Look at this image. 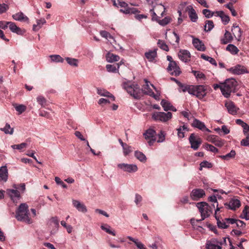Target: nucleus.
Returning a JSON list of instances; mask_svg holds the SVG:
<instances>
[{"label": "nucleus", "mask_w": 249, "mask_h": 249, "mask_svg": "<svg viewBox=\"0 0 249 249\" xmlns=\"http://www.w3.org/2000/svg\"><path fill=\"white\" fill-rule=\"evenodd\" d=\"M9 8L8 4L5 3H0V14L5 13Z\"/></svg>", "instance_id": "680f3d73"}, {"label": "nucleus", "mask_w": 249, "mask_h": 249, "mask_svg": "<svg viewBox=\"0 0 249 249\" xmlns=\"http://www.w3.org/2000/svg\"><path fill=\"white\" fill-rule=\"evenodd\" d=\"M61 224L66 229L68 233H70L72 232V227L71 225H67L64 221H61Z\"/></svg>", "instance_id": "774afa93"}, {"label": "nucleus", "mask_w": 249, "mask_h": 249, "mask_svg": "<svg viewBox=\"0 0 249 249\" xmlns=\"http://www.w3.org/2000/svg\"><path fill=\"white\" fill-rule=\"evenodd\" d=\"M144 81L145 84L142 86V92L145 94L154 97L155 99H157L158 98H159V96L154 94L152 89H150V85H151L155 89H156V88L153 85L149 84V81L147 79H145Z\"/></svg>", "instance_id": "1a4fd4ad"}, {"label": "nucleus", "mask_w": 249, "mask_h": 249, "mask_svg": "<svg viewBox=\"0 0 249 249\" xmlns=\"http://www.w3.org/2000/svg\"><path fill=\"white\" fill-rule=\"evenodd\" d=\"M158 44L159 47L163 50H164L165 51H169V48L164 41L161 40H159L158 42Z\"/></svg>", "instance_id": "864d4df0"}, {"label": "nucleus", "mask_w": 249, "mask_h": 249, "mask_svg": "<svg viewBox=\"0 0 249 249\" xmlns=\"http://www.w3.org/2000/svg\"><path fill=\"white\" fill-rule=\"evenodd\" d=\"M178 56L179 59L184 62H187L190 60L191 54L186 50H180L178 52Z\"/></svg>", "instance_id": "a211bd4d"}, {"label": "nucleus", "mask_w": 249, "mask_h": 249, "mask_svg": "<svg viewBox=\"0 0 249 249\" xmlns=\"http://www.w3.org/2000/svg\"><path fill=\"white\" fill-rule=\"evenodd\" d=\"M124 88L135 99H139L141 96V89L137 84H131L130 82L124 83Z\"/></svg>", "instance_id": "7ed1b4c3"}, {"label": "nucleus", "mask_w": 249, "mask_h": 249, "mask_svg": "<svg viewBox=\"0 0 249 249\" xmlns=\"http://www.w3.org/2000/svg\"><path fill=\"white\" fill-rule=\"evenodd\" d=\"M101 228L102 230L105 231L108 234H111L113 236L116 235L115 232L114 231H112L110 229V227L107 224H104L101 225Z\"/></svg>", "instance_id": "a18cd8bd"}, {"label": "nucleus", "mask_w": 249, "mask_h": 249, "mask_svg": "<svg viewBox=\"0 0 249 249\" xmlns=\"http://www.w3.org/2000/svg\"><path fill=\"white\" fill-rule=\"evenodd\" d=\"M73 206L79 212L85 213L87 212V209L86 206L83 203L77 200H72Z\"/></svg>", "instance_id": "412c9836"}, {"label": "nucleus", "mask_w": 249, "mask_h": 249, "mask_svg": "<svg viewBox=\"0 0 249 249\" xmlns=\"http://www.w3.org/2000/svg\"><path fill=\"white\" fill-rule=\"evenodd\" d=\"M192 73L197 79L205 80L206 78L205 74L199 71H192Z\"/></svg>", "instance_id": "8fccbe9b"}, {"label": "nucleus", "mask_w": 249, "mask_h": 249, "mask_svg": "<svg viewBox=\"0 0 249 249\" xmlns=\"http://www.w3.org/2000/svg\"><path fill=\"white\" fill-rule=\"evenodd\" d=\"M192 126L200 130H203L206 128L204 124L196 119H194L192 123Z\"/></svg>", "instance_id": "4c0bfd02"}, {"label": "nucleus", "mask_w": 249, "mask_h": 249, "mask_svg": "<svg viewBox=\"0 0 249 249\" xmlns=\"http://www.w3.org/2000/svg\"><path fill=\"white\" fill-rule=\"evenodd\" d=\"M142 200V197L140 195L138 194L135 195L134 202L137 206L139 207L141 206V203Z\"/></svg>", "instance_id": "052dcab7"}, {"label": "nucleus", "mask_w": 249, "mask_h": 249, "mask_svg": "<svg viewBox=\"0 0 249 249\" xmlns=\"http://www.w3.org/2000/svg\"><path fill=\"white\" fill-rule=\"evenodd\" d=\"M196 207L201 214V219L200 220H203L210 215L211 213L210 207L206 202H198L196 204Z\"/></svg>", "instance_id": "20e7f679"}, {"label": "nucleus", "mask_w": 249, "mask_h": 249, "mask_svg": "<svg viewBox=\"0 0 249 249\" xmlns=\"http://www.w3.org/2000/svg\"><path fill=\"white\" fill-rule=\"evenodd\" d=\"M178 136L179 138L182 139L185 137V133L189 131V128L185 125L180 126L177 128Z\"/></svg>", "instance_id": "7c9ffc66"}, {"label": "nucleus", "mask_w": 249, "mask_h": 249, "mask_svg": "<svg viewBox=\"0 0 249 249\" xmlns=\"http://www.w3.org/2000/svg\"><path fill=\"white\" fill-rule=\"evenodd\" d=\"M205 148L208 150L213 153H217L218 152V149L211 144H206L205 145Z\"/></svg>", "instance_id": "338daca9"}, {"label": "nucleus", "mask_w": 249, "mask_h": 249, "mask_svg": "<svg viewBox=\"0 0 249 249\" xmlns=\"http://www.w3.org/2000/svg\"><path fill=\"white\" fill-rule=\"evenodd\" d=\"M12 17L15 20L18 21L27 22L29 21L28 18L21 12L13 15Z\"/></svg>", "instance_id": "cd10ccee"}, {"label": "nucleus", "mask_w": 249, "mask_h": 249, "mask_svg": "<svg viewBox=\"0 0 249 249\" xmlns=\"http://www.w3.org/2000/svg\"><path fill=\"white\" fill-rule=\"evenodd\" d=\"M160 104L164 110L166 111L168 110H171L173 111H177L176 108L173 107L170 102L165 100H162Z\"/></svg>", "instance_id": "bb28decb"}, {"label": "nucleus", "mask_w": 249, "mask_h": 249, "mask_svg": "<svg viewBox=\"0 0 249 249\" xmlns=\"http://www.w3.org/2000/svg\"><path fill=\"white\" fill-rule=\"evenodd\" d=\"M119 65L118 63L111 65L107 64L106 65V69L107 71L111 72H116L118 71Z\"/></svg>", "instance_id": "e433bc0d"}, {"label": "nucleus", "mask_w": 249, "mask_h": 249, "mask_svg": "<svg viewBox=\"0 0 249 249\" xmlns=\"http://www.w3.org/2000/svg\"><path fill=\"white\" fill-rule=\"evenodd\" d=\"M123 153L124 156L128 155L129 153H130L132 152L131 147V146H129L127 144L124 146V147H123Z\"/></svg>", "instance_id": "69168bd1"}, {"label": "nucleus", "mask_w": 249, "mask_h": 249, "mask_svg": "<svg viewBox=\"0 0 249 249\" xmlns=\"http://www.w3.org/2000/svg\"><path fill=\"white\" fill-rule=\"evenodd\" d=\"M7 24H9V29L13 33L19 35H22L25 33L24 30H22L20 28L18 27L15 23L7 21Z\"/></svg>", "instance_id": "4be33fe9"}, {"label": "nucleus", "mask_w": 249, "mask_h": 249, "mask_svg": "<svg viewBox=\"0 0 249 249\" xmlns=\"http://www.w3.org/2000/svg\"><path fill=\"white\" fill-rule=\"evenodd\" d=\"M171 18L169 17H166L161 20H159L158 23L161 26H165L170 22Z\"/></svg>", "instance_id": "3c124183"}, {"label": "nucleus", "mask_w": 249, "mask_h": 249, "mask_svg": "<svg viewBox=\"0 0 249 249\" xmlns=\"http://www.w3.org/2000/svg\"><path fill=\"white\" fill-rule=\"evenodd\" d=\"M144 55L149 62H153L157 56V50H149L145 53Z\"/></svg>", "instance_id": "a878e982"}, {"label": "nucleus", "mask_w": 249, "mask_h": 249, "mask_svg": "<svg viewBox=\"0 0 249 249\" xmlns=\"http://www.w3.org/2000/svg\"><path fill=\"white\" fill-rule=\"evenodd\" d=\"M186 11L188 12L189 17L192 22H195L197 21V15L192 5L188 6L186 8Z\"/></svg>", "instance_id": "f3484780"}, {"label": "nucleus", "mask_w": 249, "mask_h": 249, "mask_svg": "<svg viewBox=\"0 0 249 249\" xmlns=\"http://www.w3.org/2000/svg\"><path fill=\"white\" fill-rule=\"evenodd\" d=\"M225 105L229 113L232 115H234L237 113V108L235 107L232 102H226Z\"/></svg>", "instance_id": "5701e85b"}, {"label": "nucleus", "mask_w": 249, "mask_h": 249, "mask_svg": "<svg viewBox=\"0 0 249 249\" xmlns=\"http://www.w3.org/2000/svg\"><path fill=\"white\" fill-rule=\"evenodd\" d=\"M222 245V242H219L216 239H213L208 241L206 246L207 249H221Z\"/></svg>", "instance_id": "dca6fc26"}, {"label": "nucleus", "mask_w": 249, "mask_h": 249, "mask_svg": "<svg viewBox=\"0 0 249 249\" xmlns=\"http://www.w3.org/2000/svg\"><path fill=\"white\" fill-rule=\"evenodd\" d=\"M205 196V191L201 189H195L192 190L190 196L194 200H197Z\"/></svg>", "instance_id": "2eb2a0df"}, {"label": "nucleus", "mask_w": 249, "mask_h": 249, "mask_svg": "<svg viewBox=\"0 0 249 249\" xmlns=\"http://www.w3.org/2000/svg\"><path fill=\"white\" fill-rule=\"evenodd\" d=\"M182 88V90L183 92L187 91L190 94H192L193 86H184L181 84V85H179Z\"/></svg>", "instance_id": "0e129e2a"}, {"label": "nucleus", "mask_w": 249, "mask_h": 249, "mask_svg": "<svg viewBox=\"0 0 249 249\" xmlns=\"http://www.w3.org/2000/svg\"><path fill=\"white\" fill-rule=\"evenodd\" d=\"M172 114L170 112H156L152 114V118L156 121L166 122L172 118Z\"/></svg>", "instance_id": "423d86ee"}, {"label": "nucleus", "mask_w": 249, "mask_h": 249, "mask_svg": "<svg viewBox=\"0 0 249 249\" xmlns=\"http://www.w3.org/2000/svg\"><path fill=\"white\" fill-rule=\"evenodd\" d=\"M16 213V218L18 220L24 222L28 224H30L32 222L31 218L29 217L28 206L26 203L20 204Z\"/></svg>", "instance_id": "f03ea898"}, {"label": "nucleus", "mask_w": 249, "mask_h": 249, "mask_svg": "<svg viewBox=\"0 0 249 249\" xmlns=\"http://www.w3.org/2000/svg\"><path fill=\"white\" fill-rule=\"evenodd\" d=\"M51 60L56 62H63V59L59 55H51L50 56Z\"/></svg>", "instance_id": "5fc2aeb1"}, {"label": "nucleus", "mask_w": 249, "mask_h": 249, "mask_svg": "<svg viewBox=\"0 0 249 249\" xmlns=\"http://www.w3.org/2000/svg\"><path fill=\"white\" fill-rule=\"evenodd\" d=\"M212 167V163L209 162L207 161H203L201 162L200 164L199 170H201L203 168H210Z\"/></svg>", "instance_id": "13d9d810"}, {"label": "nucleus", "mask_w": 249, "mask_h": 249, "mask_svg": "<svg viewBox=\"0 0 249 249\" xmlns=\"http://www.w3.org/2000/svg\"><path fill=\"white\" fill-rule=\"evenodd\" d=\"M231 31L232 34L235 38H239L241 36V29L238 26L236 25L235 24H233L232 27Z\"/></svg>", "instance_id": "f704fd0d"}, {"label": "nucleus", "mask_w": 249, "mask_h": 249, "mask_svg": "<svg viewBox=\"0 0 249 249\" xmlns=\"http://www.w3.org/2000/svg\"><path fill=\"white\" fill-rule=\"evenodd\" d=\"M27 145L26 142H22L19 144H14L11 145V147L14 149L21 150L25 148Z\"/></svg>", "instance_id": "4d7b16f0"}, {"label": "nucleus", "mask_w": 249, "mask_h": 249, "mask_svg": "<svg viewBox=\"0 0 249 249\" xmlns=\"http://www.w3.org/2000/svg\"><path fill=\"white\" fill-rule=\"evenodd\" d=\"M127 238L134 242L138 249H147L145 245L139 239H135L130 236H128Z\"/></svg>", "instance_id": "c756f323"}, {"label": "nucleus", "mask_w": 249, "mask_h": 249, "mask_svg": "<svg viewBox=\"0 0 249 249\" xmlns=\"http://www.w3.org/2000/svg\"><path fill=\"white\" fill-rule=\"evenodd\" d=\"M66 60L67 63L72 66L77 67L78 66V60L77 59L71 58V57H67Z\"/></svg>", "instance_id": "de8ad7c7"}, {"label": "nucleus", "mask_w": 249, "mask_h": 249, "mask_svg": "<svg viewBox=\"0 0 249 249\" xmlns=\"http://www.w3.org/2000/svg\"><path fill=\"white\" fill-rule=\"evenodd\" d=\"M189 142L191 144V147L194 150H197L202 142V141L200 138L196 137L194 133L190 136Z\"/></svg>", "instance_id": "ddd939ff"}, {"label": "nucleus", "mask_w": 249, "mask_h": 249, "mask_svg": "<svg viewBox=\"0 0 249 249\" xmlns=\"http://www.w3.org/2000/svg\"><path fill=\"white\" fill-rule=\"evenodd\" d=\"M202 13L207 18H210L214 15V13L207 9L203 10Z\"/></svg>", "instance_id": "e2e57ef3"}, {"label": "nucleus", "mask_w": 249, "mask_h": 249, "mask_svg": "<svg viewBox=\"0 0 249 249\" xmlns=\"http://www.w3.org/2000/svg\"><path fill=\"white\" fill-rule=\"evenodd\" d=\"M226 50L230 52L232 54H236L239 52V49L237 47L231 44H229L227 46Z\"/></svg>", "instance_id": "ea45409f"}, {"label": "nucleus", "mask_w": 249, "mask_h": 249, "mask_svg": "<svg viewBox=\"0 0 249 249\" xmlns=\"http://www.w3.org/2000/svg\"><path fill=\"white\" fill-rule=\"evenodd\" d=\"M135 157L140 161L144 162L146 160V157L142 152L136 151L135 152Z\"/></svg>", "instance_id": "58836bf2"}, {"label": "nucleus", "mask_w": 249, "mask_h": 249, "mask_svg": "<svg viewBox=\"0 0 249 249\" xmlns=\"http://www.w3.org/2000/svg\"><path fill=\"white\" fill-rule=\"evenodd\" d=\"M201 57L202 59L210 62L212 65H213L214 66H216L217 65L216 61L213 58H212L211 57L207 56V55H205L204 54H202L201 55Z\"/></svg>", "instance_id": "09e8293b"}, {"label": "nucleus", "mask_w": 249, "mask_h": 249, "mask_svg": "<svg viewBox=\"0 0 249 249\" xmlns=\"http://www.w3.org/2000/svg\"><path fill=\"white\" fill-rule=\"evenodd\" d=\"M15 108L16 111H17L19 114H21L24 111H25L26 109V106L23 105H16L15 107Z\"/></svg>", "instance_id": "bf43d9fd"}, {"label": "nucleus", "mask_w": 249, "mask_h": 249, "mask_svg": "<svg viewBox=\"0 0 249 249\" xmlns=\"http://www.w3.org/2000/svg\"><path fill=\"white\" fill-rule=\"evenodd\" d=\"M193 38L192 43L196 49L199 51H204L205 50V47L201 40L197 38H195L193 36H191Z\"/></svg>", "instance_id": "6ab92c4d"}, {"label": "nucleus", "mask_w": 249, "mask_h": 249, "mask_svg": "<svg viewBox=\"0 0 249 249\" xmlns=\"http://www.w3.org/2000/svg\"><path fill=\"white\" fill-rule=\"evenodd\" d=\"M143 135L150 146H152L156 141L157 133L156 131L152 128H150L147 129Z\"/></svg>", "instance_id": "6e6552de"}, {"label": "nucleus", "mask_w": 249, "mask_h": 249, "mask_svg": "<svg viewBox=\"0 0 249 249\" xmlns=\"http://www.w3.org/2000/svg\"><path fill=\"white\" fill-rule=\"evenodd\" d=\"M215 219L217 221V225L218 228L221 229H227L228 228L229 225L227 224L225 218L222 220V221H221L219 216H215Z\"/></svg>", "instance_id": "c9c22d12"}, {"label": "nucleus", "mask_w": 249, "mask_h": 249, "mask_svg": "<svg viewBox=\"0 0 249 249\" xmlns=\"http://www.w3.org/2000/svg\"><path fill=\"white\" fill-rule=\"evenodd\" d=\"M0 130L3 131L5 134H12L14 132L13 128L11 127L8 124H6L3 128H0Z\"/></svg>", "instance_id": "49530a36"}, {"label": "nucleus", "mask_w": 249, "mask_h": 249, "mask_svg": "<svg viewBox=\"0 0 249 249\" xmlns=\"http://www.w3.org/2000/svg\"><path fill=\"white\" fill-rule=\"evenodd\" d=\"M207 93V87L204 85L193 86L191 95H195L199 99H203Z\"/></svg>", "instance_id": "39448f33"}, {"label": "nucleus", "mask_w": 249, "mask_h": 249, "mask_svg": "<svg viewBox=\"0 0 249 249\" xmlns=\"http://www.w3.org/2000/svg\"><path fill=\"white\" fill-rule=\"evenodd\" d=\"M241 206L240 201L237 199H231L228 204L229 209L235 210Z\"/></svg>", "instance_id": "c85d7f7f"}, {"label": "nucleus", "mask_w": 249, "mask_h": 249, "mask_svg": "<svg viewBox=\"0 0 249 249\" xmlns=\"http://www.w3.org/2000/svg\"><path fill=\"white\" fill-rule=\"evenodd\" d=\"M119 7L122 8L120 11L124 14H135L139 12V11L136 8L130 7L127 3L124 1L117 0Z\"/></svg>", "instance_id": "0eeeda50"}, {"label": "nucleus", "mask_w": 249, "mask_h": 249, "mask_svg": "<svg viewBox=\"0 0 249 249\" xmlns=\"http://www.w3.org/2000/svg\"><path fill=\"white\" fill-rule=\"evenodd\" d=\"M233 40V37L230 32L226 31L223 37L220 39V42L222 44H227L228 43L231 42Z\"/></svg>", "instance_id": "393cba45"}, {"label": "nucleus", "mask_w": 249, "mask_h": 249, "mask_svg": "<svg viewBox=\"0 0 249 249\" xmlns=\"http://www.w3.org/2000/svg\"><path fill=\"white\" fill-rule=\"evenodd\" d=\"M207 140L218 147H222L224 144V140H222L217 136L214 135L208 136L207 138Z\"/></svg>", "instance_id": "4468645a"}, {"label": "nucleus", "mask_w": 249, "mask_h": 249, "mask_svg": "<svg viewBox=\"0 0 249 249\" xmlns=\"http://www.w3.org/2000/svg\"><path fill=\"white\" fill-rule=\"evenodd\" d=\"M100 35L104 38H105L108 41H110L112 39L113 42H115V40L113 37L107 32L106 31H101L100 32Z\"/></svg>", "instance_id": "79ce46f5"}, {"label": "nucleus", "mask_w": 249, "mask_h": 249, "mask_svg": "<svg viewBox=\"0 0 249 249\" xmlns=\"http://www.w3.org/2000/svg\"><path fill=\"white\" fill-rule=\"evenodd\" d=\"M214 27V24L212 20H206V24L204 26V30L205 32H210Z\"/></svg>", "instance_id": "c03bdc74"}, {"label": "nucleus", "mask_w": 249, "mask_h": 249, "mask_svg": "<svg viewBox=\"0 0 249 249\" xmlns=\"http://www.w3.org/2000/svg\"><path fill=\"white\" fill-rule=\"evenodd\" d=\"M231 73L240 75L248 73L247 69L244 66L241 65H237L235 66L231 67L228 70Z\"/></svg>", "instance_id": "f8f14e48"}, {"label": "nucleus", "mask_w": 249, "mask_h": 249, "mask_svg": "<svg viewBox=\"0 0 249 249\" xmlns=\"http://www.w3.org/2000/svg\"><path fill=\"white\" fill-rule=\"evenodd\" d=\"M237 82L234 78L226 79L222 83L221 93L225 98H229L231 92L235 91Z\"/></svg>", "instance_id": "f257e3e1"}, {"label": "nucleus", "mask_w": 249, "mask_h": 249, "mask_svg": "<svg viewBox=\"0 0 249 249\" xmlns=\"http://www.w3.org/2000/svg\"><path fill=\"white\" fill-rule=\"evenodd\" d=\"M46 23V21L45 18H41L40 19L36 20V24H34L33 26V29L35 31H38L42 26L43 25Z\"/></svg>", "instance_id": "473e14b6"}, {"label": "nucleus", "mask_w": 249, "mask_h": 249, "mask_svg": "<svg viewBox=\"0 0 249 249\" xmlns=\"http://www.w3.org/2000/svg\"><path fill=\"white\" fill-rule=\"evenodd\" d=\"M118 167L123 171L128 173H135L138 171V167L135 164L120 163L118 164Z\"/></svg>", "instance_id": "9d476101"}, {"label": "nucleus", "mask_w": 249, "mask_h": 249, "mask_svg": "<svg viewBox=\"0 0 249 249\" xmlns=\"http://www.w3.org/2000/svg\"><path fill=\"white\" fill-rule=\"evenodd\" d=\"M36 100L38 103L42 107H44L46 104V100L42 96H38L36 98Z\"/></svg>", "instance_id": "6e6d98bb"}, {"label": "nucleus", "mask_w": 249, "mask_h": 249, "mask_svg": "<svg viewBox=\"0 0 249 249\" xmlns=\"http://www.w3.org/2000/svg\"><path fill=\"white\" fill-rule=\"evenodd\" d=\"M106 59L107 62L111 63L119 61L120 57L117 55L109 53L106 55Z\"/></svg>", "instance_id": "72a5a7b5"}, {"label": "nucleus", "mask_w": 249, "mask_h": 249, "mask_svg": "<svg viewBox=\"0 0 249 249\" xmlns=\"http://www.w3.org/2000/svg\"><path fill=\"white\" fill-rule=\"evenodd\" d=\"M240 217L242 219H245L248 220H249V207L246 206L242 211V213L240 216Z\"/></svg>", "instance_id": "a19ab883"}, {"label": "nucleus", "mask_w": 249, "mask_h": 249, "mask_svg": "<svg viewBox=\"0 0 249 249\" xmlns=\"http://www.w3.org/2000/svg\"><path fill=\"white\" fill-rule=\"evenodd\" d=\"M97 93L100 96L110 98L112 101L115 100V97L111 93L104 89L97 88Z\"/></svg>", "instance_id": "b1692460"}, {"label": "nucleus", "mask_w": 249, "mask_h": 249, "mask_svg": "<svg viewBox=\"0 0 249 249\" xmlns=\"http://www.w3.org/2000/svg\"><path fill=\"white\" fill-rule=\"evenodd\" d=\"M158 139L157 141V142H162L165 139V133L164 131L160 130V133L158 134Z\"/></svg>", "instance_id": "603ef678"}, {"label": "nucleus", "mask_w": 249, "mask_h": 249, "mask_svg": "<svg viewBox=\"0 0 249 249\" xmlns=\"http://www.w3.org/2000/svg\"><path fill=\"white\" fill-rule=\"evenodd\" d=\"M167 70L170 74L176 76H178L181 73L180 68L175 61L169 63Z\"/></svg>", "instance_id": "9b49d317"}, {"label": "nucleus", "mask_w": 249, "mask_h": 249, "mask_svg": "<svg viewBox=\"0 0 249 249\" xmlns=\"http://www.w3.org/2000/svg\"><path fill=\"white\" fill-rule=\"evenodd\" d=\"M7 193L14 202L18 200L20 197V193L17 190L7 189Z\"/></svg>", "instance_id": "aec40b11"}, {"label": "nucleus", "mask_w": 249, "mask_h": 249, "mask_svg": "<svg viewBox=\"0 0 249 249\" xmlns=\"http://www.w3.org/2000/svg\"><path fill=\"white\" fill-rule=\"evenodd\" d=\"M235 155H236V152H235V150H231L229 153H228L225 155L220 156V157L221 159H222L223 160H228L234 158L235 157Z\"/></svg>", "instance_id": "37998d69"}, {"label": "nucleus", "mask_w": 249, "mask_h": 249, "mask_svg": "<svg viewBox=\"0 0 249 249\" xmlns=\"http://www.w3.org/2000/svg\"><path fill=\"white\" fill-rule=\"evenodd\" d=\"M8 178V170L6 166H2L0 168V179L6 181Z\"/></svg>", "instance_id": "2f4dec72"}]
</instances>
